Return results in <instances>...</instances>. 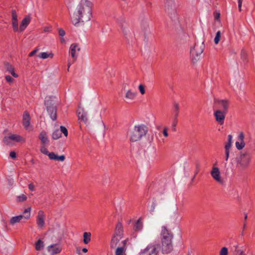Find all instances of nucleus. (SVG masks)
I'll return each mask as SVG.
<instances>
[{"mask_svg":"<svg viewBox=\"0 0 255 255\" xmlns=\"http://www.w3.org/2000/svg\"><path fill=\"white\" fill-rule=\"evenodd\" d=\"M92 3L88 0H81L71 16L74 25L89 21L92 16Z\"/></svg>","mask_w":255,"mask_h":255,"instance_id":"nucleus-1","label":"nucleus"},{"mask_svg":"<svg viewBox=\"0 0 255 255\" xmlns=\"http://www.w3.org/2000/svg\"><path fill=\"white\" fill-rule=\"evenodd\" d=\"M148 131V127L144 124H137L130 128L128 132L130 141L134 142L141 140Z\"/></svg>","mask_w":255,"mask_h":255,"instance_id":"nucleus-2","label":"nucleus"},{"mask_svg":"<svg viewBox=\"0 0 255 255\" xmlns=\"http://www.w3.org/2000/svg\"><path fill=\"white\" fill-rule=\"evenodd\" d=\"M172 232L165 227H162L161 232V250L164 254L170 253L173 250Z\"/></svg>","mask_w":255,"mask_h":255,"instance_id":"nucleus-3","label":"nucleus"},{"mask_svg":"<svg viewBox=\"0 0 255 255\" xmlns=\"http://www.w3.org/2000/svg\"><path fill=\"white\" fill-rule=\"evenodd\" d=\"M237 162V166L241 169L247 168L251 160V155L249 153H242L236 158Z\"/></svg>","mask_w":255,"mask_h":255,"instance_id":"nucleus-4","label":"nucleus"},{"mask_svg":"<svg viewBox=\"0 0 255 255\" xmlns=\"http://www.w3.org/2000/svg\"><path fill=\"white\" fill-rule=\"evenodd\" d=\"M31 209V207H28L24 210L22 214L11 218L9 224L13 226L16 223H22L25 220H28L30 217Z\"/></svg>","mask_w":255,"mask_h":255,"instance_id":"nucleus-5","label":"nucleus"},{"mask_svg":"<svg viewBox=\"0 0 255 255\" xmlns=\"http://www.w3.org/2000/svg\"><path fill=\"white\" fill-rule=\"evenodd\" d=\"M204 45L203 43H195L193 48L190 50V55L193 62L198 61L203 52Z\"/></svg>","mask_w":255,"mask_h":255,"instance_id":"nucleus-6","label":"nucleus"},{"mask_svg":"<svg viewBox=\"0 0 255 255\" xmlns=\"http://www.w3.org/2000/svg\"><path fill=\"white\" fill-rule=\"evenodd\" d=\"M158 244H150L145 249L141 250L139 255H157L158 253Z\"/></svg>","mask_w":255,"mask_h":255,"instance_id":"nucleus-7","label":"nucleus"},{"mask_svg":"<svg viewBox=\"0 0 255 255\" xmlns=\"http://www.w3.org/2000/svg\"><path fill=\"white\" fill-rule=\"evenodd\" d=\"M11 141L15 142H24L25 139L20 135L12 134L7 136H4L3 138V142L7 145H12Z\"/></svg>","mask_w":255,"mask_h":255,"instance_id":"nucleus-8","label":"nucleus"},{"mask_svg":"<svg viewBox=\"0 0 255 255\" xmlns=\"http://www.w3.org/2000/svg\"><path fill=\"white\" fill-rule=\"evenodd\" d=\"M210 173L212 178L217 182L220 184L224 183V179L221 177V172L218 167L213 166Z\"/></svg>","mask_w":255,"mask_h":255,"instance_id":"nucleus-9","label":"nucleus"},{"mask_svg":"<svg viewBox=\"0 0 255 255\" xmlns=\"http://www.w3.org/2000/svg\"><path fill=\"white\" fill-rule=\"evenodd\" d=\"M47 107V111L49 113L51 119L53 121H55L57 119V109L55 106L51 104V102L47 101L45 103Z\"/></svg>","mask_w":255,"mask_h":255,"instance_id":"nucleus-10","label":"nucleus"},{"mask_svg":"<svg viewBox=\"0 0 255 255\" xmlns=\"http://www.w3.org/2000/svg\"><path fill=\"white\" fill-rule=\"evenodd\" d=\"M47 251L51 255H55L60 254L62 250V246L59 243L53 244L48 246L47 248Z\"/></svg>","mask_w":255,"mask_h":255,"instance_id":"nucleus-11","label":"nucleus"},{"mask_svg":"<svg viewBox=\"0 0 255 255\" xmlns=\"http://www.w3.org/2000/svg\"><path fill=\"white\" fill-rule=\"evenodd\" d=\"M227 113L222 111L221 110H217L214 112V116L216 121L220 125H222L224 123L225 116Z\"/></svg>","mask_w":255,"mask_h":255,"instance_id":"nucleus-12","label":"nucleus"},{"mask_svg":"<svg viewBox=\"0 0 255 255\" xmlns=\"http://www.w3.org/2000/svg\"><path fill=\"white\" fill-rule=\"evenodd\" d=\"M215 103L219 106V108L222 111L228 112L229 102L227 100H215Z\"/></svg>","mask_w":255,"mask_h":255,"instance_id":"nucleus-13","label":"nucleus"},{"mask_svg":"<svg viewBox=\"0 0 255 255\" xmlns=\"http://www.w3.org/2000/svg\"><path fill=\"white\" fill-rule=\"evenodd\" d=\"M115 20L121 27L123 32H126L127 24L126 22L125 18L122 15L116 16L115 17Z\"/></svg>","mask_w":255,"mask_h":255,"instance_id":"nucleus-14","label":"nucleus"},{"mask_svg":"<svg viewBox=\"0 0 255 255\" xmlns=\"http://www.w3.org/2000/svg\"><path fill=\"white\" fill-rule=\"evenodd\" d=\"M77 113L78 120L86 124L88 121V117L87 113L85 111L84 109L79 107Z\"/></svg>","mask_w":255,"mask_h":255,"instance_id":"nucleus-15","label":"nucleus"},{"mask_svg":"<svg viewBox=\"0 0 255 255\" xmlns=\"http://www.w3.org/2000/svg\"><path fill=\"white\" fill-rule=\"evenodd\" d=\"M45 214L43 211L38 212L37 216V225L39 228H43L45 225Z\"/></svg>","mask_w":255,"mask_h":255,"instance_id":"nucleus-16","label":"nucleus"},{"mask_svg":"<svg viewBox=\"0 0 255 255\" xmlns=\"http://www.w3.org/2000/svg\"><path fill=\"white\" fill-rule=\"evenodd\" d=\"M30 117L28 112L25 111L22 117V124L24 128L27 130L30 126Z\"/></svg>","mask_w":255,"mask_h":255,"instance_id":"nucleus-17","label":"nucleus"},{"mask_svg":"<svg viewBox=\"0 0 255 255\" xmlns=\"http://www.w3.org/2000/svg\"><path fill=\"white\" fill-rule=\"evenodd\" d=\"M70 54L72 58L74 59L73 62L76 60L77 55H76V51H79L80 48L78 47V45L75 43L71 44L70 48Z\"/></svg>","mask_w":255,"mask_h":255,"instance_id":"nucleus-18","label":"nucleus"},{"mask_svg":"<svg viewBox=\"0 0 255 255\" xmlns=\"http://www.w3.org/2000/svg\"><path fill=\"white\" fill-rule=\"evenodd\" d=\"M30 21V17L29 16H25L21 22L20 27H19V31H23L25 28L27 26Z\"/></svg>","mask_w":255,"mask_h":255,"instance_id":"nucleus-19","label":"nucleus"},{"mask_svg":"<svg viewBox=\"0 0 255 255\" xmlns=\"http://www.w3.org/2000/svg\"><path fill=\"white\" fill-rule=\"evenodd\" d=\"M114 235L119 236L120 238H123V227L121 222H118L115 229V232Z\"/></svg>","mask_w":255,"mask_h":255,"instance_id":"nucleus-20","label":"nucleus"},{"mask_svg":"<svg viewBox=\"0 0 255 255\" xmlns=\"http://www.w3.org/2000/svg\"><path fill=\"white\" fill-rule=\"evenodd\" d=\"M39 138L41 141L42 145H47L48 144L49 140L47 133L45 131L40 132L39 135Z\"/></svg>","mask_w":255,"mask_h":255,"instance_id":"nucleus-21","label":"nucleus"},{"mask_svg":"<svg viewBox=\"0 0 255 255\" xmlns=\"http://www.w3.org/2000/svg\"><path fill=\"white\" fill-rule=\"evenodd\" d=\"M49 158L51 160H54L60 161H63L65 159V156L64 155H58L55 154L54 152H51L49 153Z\"/></svg>","mask_w":255,"mask_h":255,"instance_id":"nucleus-22","label":"nucleus"},{"mask_svg":"<svg viewBox=\"0 0 255 255\" xmlns=\"http://www.w3.org/2000/svg\"><path fill=\"white\" fill-rule=\"evenodd\" d=\"M137 95L136 92H133L131 90H128L125 95V97L127 100L132 101L135 99Z\"/></svg>","mask_w":255,"mask_h":255,"instance_id":"nucleus-23","label":"nucleus"},{"mask_svg":"<svg viewBox=\"0 0 255 255\" xmlns=\"http://www.w3.org/2000/svg\"><path fill=\"white\" fill-rule=\"evenodd\" d=\"M122 238H120L119 236L113 235L110 243L111 248L112 249H115Z\"/></svg>","mask_w":255,"mask_h":255,"instance_id":"nucleus-24","label":"nucleus"},{"mask_svg":"<svg viewBox=\"0 0 255 255\" xmlns=\"http://www.w3.org/2000/svg\"><path fill=\"white\" fill-rule=\"evenodd\" d=\"M5 66L6 70L8 71L14 77L17 78L18 75L14 72V68L13 66L8 63H6Z\"/></svg>","mask_w":255,"mask_h":255,"instance_id":"nucleus-25","label":"nucleus"},{"mask_svg":"<svg viewBox=\"0 0 255 255\" xmlns=\"http://www.w3.org/2000/svg\"><path fill=\"white\" fill-rule=\"evenodd\" d=\"M91 234L89 232H84L83 234V242L85 244H88L91 241Z\"/></svg>","mask_w":255,"mask_h":255,"instance_id":"nucleus-26","label":"nucleus"},{"mask_svg":"<svg viewBox=\"0 0 255 255\" xmlns=\"http://www.w3.org/2000/svg\"><path fill=\"white\" fill-rule=\"evenodd\" d=\"M38 56L41 59H46L48 57L52 58L53 57V54L52 53H48L47 52H41Z\"/></svg>","mask_w":255,"mask_h":255,"instance_id":"nucleus-27","label":"nucleus"},{"mask_svg":"<svg viewBox=\"0 0 255 255\" xmlns=\"http://www.w3.org/2000/svg\"><path fill=\"white\" fill-rule=\"evenodd\" d=\"M61 136V133L58 129H55L52 133V137L53 139H57Z\"/></svg>","mask_w":255,"mask_h":255,"instance_id":"nucleus-28","label":"nucleus"},{"mask_svg":"<svg viewBox=\"0 0 255 255\" xmlns=\"http://www.w3.org/2000/svg\"><path fill=\"white\" fill-rule=\"evenodd\" d=\"M232 135L230 134L228 136V142L225 145V149H230L232 146Z\"/></svg>","mask_w":255,"mask_h":255,"instance_id":"nucleus-29","label":"nucleus"},{"mask_svg":"<svg viewBox=\"0 0 255 255\" xmlns=\"http://www.w3.org/2000/svg\"><path fill=\"white\" fill-rule=\"evenodd\" d=\"M44 247V243L41 240H38L35 243V250L40 251Z\"/></svg>","mask_w":255,"mask_h":255,"instance_id":"nucleus-30","label":"nucleus"},{"mask_svg":"<svg viewBox=\"0 0 255 255\" xmlns=\"http://www.w3.org/2000/svg\"><path fill=\"white\" fill-rule=\"evenodd\" d=\"M11 24L13 30L14 32L19 31V28H18V20H11Z\"/></svg>","mask_w":255,"mask_h":255,"instance_id":"nucleus-31","label":"nucleus"},{"mask_svg":"<svg viewBox=\"0 0 255 255\" xmlns=\"http://www.w3.org/2000/svg\"><path fill=\"white\" fill-rule=\"evenodd\" d=\"M126 249L124 247H118L116 249L115 255H123Z\"/></svg>","mask_w":255,"mask_h":255,"instance_id":"nucleus-32","label":"nucleus"},{"mask_svg":"<svg viewBox=\"0 0 255 255\" xmlns=\"http://www.w3.org/2000/svg\"><path fill=\"white\" fill-rule=\"evenodd\" d=\"M27 200V197L24 194H21L17 197L16 201L18 202H22Z\"/></svg>","mask_w":255,"mask_h":255,"instance_id":"nucleus-33","label":"nucleus"},{"mask_svg":"<svg viewBox=\"0 0 255 255\" xmlns=\"http://www.w3.org/2000/svg\"><path fill=\"white\" fill-rule=\"evenodd\" d=\"M46 145H41L40 148V152L45 155H47L49 156V153L47 149L46 148Z\"/></svg>","mask_w":255,"mask_h":255,"instance_id":"nucleus-34","label":"nucleus"},{"mask_svg":"<svg viewBox=\"0 0 255 255\" xmlns=\"http://www.w3.org/2000/svg\"><path fill=\"white\" fill-rule=\"evenodd\" d=\"M221 32L220 31H218L216 34L215 37L214 38V42L216 44H217L219 43L220 38H221Z\"/></svg>","mask_w":255,"mask_h":255,"instance_id":"nucleus-35","label":"nucleus"},{"mask_svg":"<svg viewBox=\"0 0 255 255\" xmlns=\"http://www.w3.org/2000/svg\"><path fill=\"white\" fill-rule=\"evenodd\" d=\"M245 145L244 142H239V141H237L236 142V146L238 149L241 150L244 147Z\"/></svg>","mask_w":255,"mask_h":255,"instance_id":"nucleus-36","label":"nucleus"},{"mask_svg":"<svg viewBox=\"0 0 255 255\" xmlns=\"http://www.w3.org/2000/svg\"><path fill=\"white\" fill-rule=\"evenodd\" d=\"M60 131L61 133H63L64 135L67 137L68 135V130L64 126H60Z\"/></svg>","mask_w":255,"mask_h":255,"instance_id":"nucleus-37","label":"nucleus"},{"mask_svg":"<svg viewBox=\"0 0 255 255\" xmlns=\"http://www.w3.org/2000/svg\"><path fill=\"white\" fill-rule=\"evenodd\" d=\"M235 255H245L244 252L241 250L238 249V247H236V249L234 251Z\"/></svg>","mask_w":255,"mask_h":255,"instance_id":"nucleus-38","label":"nucleus"},{"mask_svg":"<svg viewBox=\"0 0 255 255\" xmlns=\"http://www.w3.org/2000/svg\"><path fill=\"white\" fill-rule=\"evenodd\" d=\"M228 250L226 247H223L220 252V255H228Z\"/></svg>","mask_w":255,"mask_h":255,"instance_id":"nucleus-39","label":"nucleus"},{"mask_svg":"<svg viewBox=\"0 0 255 255\" xmlns=\"http://www.w3.org/2000/svg\"><path fill=\"white\" fill-rule=\"evenodd\" d=\"M11 17L12 20H18L17 15L16 13V11L15 9H12L11 10Z\"/></svg>","mask_w":255,"mask_h":255,"instance_id":"nucleus-40","label":"nucleus"},{"mask_svg":"<svg viewBox=\"0 0 255 255\" xmlns=\"http://www.w3.org/2000/svg\"><path fill=\"white\" fill-rule=\"evenodd\" d=\"M142 228V224L139 220H138L135 224V229L137 231H139Z\"/></svg>","mask_w":255,"mask_h":255,"instance_id":"nucleus-41","label":"nucleus"},{"mask_svg":"<svg viewBox=\"0 0 255 255\" xmlns=\"http://www.w3.org/2000/svg\"><path fill=\"white\" fill-rule=\"evenodd\" d=\"M139 90L142 95H144L145 93V87L142 84H140L138 86Z\"/></svg>","mask_w":255,"mask_h":255,"instance_id":"nucleus-42","label":"nucleus"},{"mask_svg":"<svg viewBox=\"0 0 255 255\" xmlns=\"http://www.w3.org/2000/svg\"><path fill=\"white\" fill-rule=\"evenodd\" d=\"M247 56H248L247 52L243 49L242 50L241 52V58L245 59L247 58Z\"/></svg>","mask_w":255,"mask_h":255,"instance_id":"nucleus-43","label":"nucleus"},{"mask_svg":"<svg viewBox=\"0 0 255 255\" xmlns=\"http://www.w3.org/2000/svg\"><path fill=\"white\" fill-rule=\"evenodd\" d=\"M179 111H174L173 112V121H178V117L179 116Z\"/></svg>","mask_w":255,"mask_h":255,"instance_id":"nucleus-44","label":"nucleus"},{"mask_svg":"<svg viewBox=\"0 0 255 255\" xmlns=\"http://www.w3.org/2000/svg\"><path fill=\"white\" fill-rule=\"evenodd\" d=\"M5 79L6 81L9 82V83H12L13 81V79L8 75L5 76Z\"/></svg>","mask_w":255,"mask_h":255,"instance_id":"nucleus-45","label":"nucleus"},{"mask_svg":"<svg viewBox=\"0 0 255 255\" xmlns=\"http://www.w3.org/2000/svg\"><path fill=\"white\" fill-rule=\"evenodd\" d=\"M177 123H178V121H172V129L173 131H176V127L177 126Z\"/></svg>","mask_w":255,"mask_h":255,"instance_id":"nucleus-46","label":"nucleus"},{"mask_svg":"<svg viewBox=\"0 0 255 255\" xmlns=\"http://www.w3.org/2000/svg\"><path fill=\"white\" fill-rule=\"evenodd\" d=\"M230 150L228 149H225V159L226 161H228L229 157V153H230Z\"/></svg>","mask_w":255,"mask_h":255,"instance_id":"nucleus-47","label":"nucleus"},{"mask_svg":"<svg viewBox=\"0 0 255 255\" xmlns=\"http://www.w3.org/2000/svg\"><path fill=\"white\" fill-rule=\"evenodd\" d=\"M58 32H59V35L62 36V37L64 36L65 35V31L63 29H62V28H60L59 29Z\"/></svg>","mask_w":255,"mask_h":255,"instance_id":"nucleus-48","label":"nucleus"},{"mask_svg":"<svg viewBox=\"0 0 255 255\" xmlns=\"http://www.w3.org/2000/svg\"><path fill=\"white\" fill-rule=\"evenodd\" d=\"M172 4H173V1L172 0H171L170 1H167L165 6L169 9L170 8V6H172Z\"/></svg>","mask_w":255,"mask_h":255,"instance_id":"nucleus-49","label":"nucleus"},{"mask_svg":"<svg viewBox=\"0 0 255 255\" xmlns=\"http://www.w3.org/2000/svg\"><path fill=\"white\" fill-rule=\"evenodd\" d=\"M243 0H238V8L240 11H242V5Z\"/></svg>","mask_w":255,"mask_h":255,"instance_id":"nucleus-50","label":"nucleus"},{"mask_svg":"<svg viewBox=\"0 0 255 255\" xmlns=\"http://www.w3.org/2000/svg\"><path fill=\"white\" fill-rule=\"evenodd\" d=\"M167 130L168 129L167 127H165L163 130V134L165 137H167L168 136Z\"/></svg>","mask_w":255,"mask_h":255,"instance_id":"nucleus-51","label":"nucleus"},{"mask_svg":"<svg viewBox=\"0 0 255 255\" xmlns=\"http://www.w3.org/2000/svg\"><path fill=\"white\" fill-rule=\"evenodd\" d=\"M155 207H156V203L155 202H153L151 206V207H150V212H153L154 211Z\"/></svg>","mask_w":255,"mask_h":255,"instance_id":"nucleus-52","label":"nucleus"},{"mask_svg":"<svg viewBox=\"0 0 255 255\" xmlns=\"http://www.w3.org/2000/svg\"><path fill=\"white\" fill-rule=\"evenodd\" d=\"M28 188L30 191H33L35 190V186L33 183H30L28 185Z\"/></svg>","mask_w":255,"mask_h":255,"instance_id":"nucleus-53","label":"nucleus"},{"mask_svg":"<svg viewBox=\"0 0 255 255\" xmlns=\"http://www.w3.org/2000/svg\"><path fill=\"white\" fill-rule=\"evenodd\" d=\"M9 156L11 158L14 159L16 158V153L14 151H11L9 153Z\"/></svg>","mask_w":255,"mask_h":255,"instance_id":"nucleus-54","label":"nucleus"},{"mask_svg":"<svg viewBox=\"0 0 255 255\" xmlns=\"http://www.w3.org/2000/svg\"><path fill=\"white\" fill-rule=\"evenodd\" d=\"M38 51V49L36 48L29 54V56H33Z\"/></svg>","mask_w":255,"mask_h":255,"instance_id":"nucleus-55","label":"nucleus"},{"mask_svg":"<svg viewBox=\"0 0 255 255\" xmlns=\"http://www.w3.org/2000/svg\"><path fill=\"white\" fill-rule=\"evenodd\" d=\"M174 107L175 111H179V106L178 103H174Z\"/></svg>","mask_w":255,"mask_h":255,"instance_id":"nucleus-56","label":"nucleus"},{"mask_svg":"<svg viewBox=\"0 0 255 255\" xmlns=\"http://www.w3.org/2000/svg\"><path fill=\"white\" fill-rule=\"evenodd\" d=\"M244 133L243 132H241L239 135V138L241 140V142H244Z\"/></svg>","mask_w":255,"mask_h":255,"instance_id":"nucleus-57","label":"nucleus"},{"mask_svg":"<svg viewBox=\"0 0 255 255\" xmlns=\"http://www.w3.org/2000/svg\"><path fill=\"white\" fill-rule=\"evenodd\" d=\"M220 16V13L219 12L216 13L215 14V16H214L215 19H216V20L219 19Z\"/></svg>","mask_w":255,"mask_h":255,"instance_id":"nucleus-58","label":"nucleus"},{"mask_svg":"<svg viewBox=\"0 0 255 255\" xmlns=\"http://www.w3.org/2000/svg\"><path fill=\"white\" fill-rule=\"evenodd\" d=\"M43 31L47 32H50L51 31V27H45L43 29Z\"/></svg>","mask_w":255,"mask_h":255,"instance_id":"nucleus-59","label":"nucleus"},{"mask_svg":"<svg viewBox=\"0 0 255 255\" xmlns=\"http://www.w3.org/2000/svg\"><path fill=\"white\" fill-rule=\"evenodd\" d=\"M76 253H77V254H78L79 255H81V251H80V248H77Z\"/></svg>","mask_w":255,"mask_h":255,"instance_id":"nucleus-60","label":"nucleus"},{"mask_svg":"<svg viewBox=\"0 0 255 255\" xmlns=\"http://www.w3.org/2000/svg\"><path fill=\"white\" fill-rule=\"evenodd\" d=\"M198 172H199V165H197L196 171L195 173V176H196L198 174Z\"/></svg>","mask_w":255,"mask_h":255,"instance_id":"nucleus-61","label":"nucleus"},{"mask_svg":"<svg viewBox=\"0 0 255 255\" xmlns=\"http://www.w3.org/2000/svg\"><path fill=\"white\" fill-rule=\"evenodd\" d=\"M82 252L85 253H87L88 252V250L86 248H83L82 249Z\"/></svg>","mask_w":255,"mask_h":255,"instance_id":"nucleus-62","label":"nucleus"},{"mask_svg":"<svg viewBox=\"0 0 255 255\" xmlns=\"http://www.w3.org/2000/svg\"><path fill=\"white\" fill-rule=\"evenodd\" d=\"M123 245H124V247H124L126 246V243H127V240H124V241H123Z\"/></svg>","mask_w":255,"mask_h":255,"instance_id":"nucleus-63","label":"nucleus"},{"mask_svg":"<svg viewBox=\"0 0 255 255\" xmlns=\"http://www.w3.org/2000/svg\"><path fill=\"white\" fill-rule=\"evenodd\" d=\"M148 28H149V27H148V26H147V25L145 27H144L145 32L146 31H147L148 30Z\"/></svg>","mask_w":255,"mask_h":255,"instance_id":"nucleus-64","label":"nucleus"}]
</instances>
